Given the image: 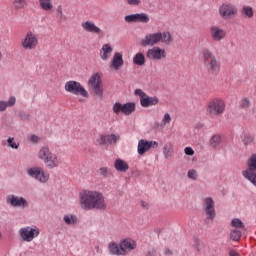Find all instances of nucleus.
<instances>
[{
	"mask_svg": "<svg viewBox=\"0 0 256 256\" xmlns=\"http://www.w3.org/2000/svg\"><path fill=\"white\" fill-rule=\"evenodd\" d=\"M203 207L206 213V219H208V221H213V219H215L217 216V213L215 212V201H213V198H205Z\"/></svg>",
	"mask_w": 256,
	"mask_h": 256,
	"instance_id": "ddd939ff",
	"label": "nucleus"
},
{
	"mask_svg": "<svg viewBox=\"0 0 256 256\" xmlns=\"http://www.w3.org/2000/svg\"><path fill=\"white\" fill-rule=\"evenodd\" d=\"M141 205L144 209H147L149 207V204L145 201H141Z\"/></svg>",
	"mask_w": 256,
	"mask_h": 256,
	"instance_id": "864d4df0",
	"label": "nucleus"
},
{
	"mask_svg": "<svg viewBox=\"0 0 256 256\" xmlns=\"http://www.w3.org/2000/svg\"><path fill=\"white\" fill-rule=\"evenodd\" d=\"M163 40V33H148L145 37L140 41V45L142 47H154V45H159Z\"/></svg>",
	"mask_w": 256,
	"mask_h": 256,
	"instance_id": "6e6552de",
	"label": "nucleus"
},
{
	"mask_svg": "<svg viewBox=\"0 0 256 256\" xmlns=\"http://www.w3.org/2000/svg\"><path fill=\"white\" fill-rule=\"evenodd\" d=\"M122 113L127 116L131 115V113H135V102L122 104Z\"/></svg>",
	"mask_w": 256,
	"mask_h": 256,
	"instance_id": "cd10ccee",
	"label": "nucleus"
},
{
	"mask_svg": "<svg viewBox=\"0 0 256 256\" xmlns=\"http://www.w3.org/2000/svg\"><path fill=\"white\" fill-rule=\"evenodd\" d=\"M249 107H251V100H249V98H243L240 101V108L241 109H249Z\"/></svg>",
	"mask_w": 256,
	"mask_h": 256,
	"instance_id": "a19ab883",
	"label": "nucleus"
},
{
	"mask_svg": "<svg viewBox=\"0 0 256 256\" xmlns=\"http://www.w3.org/2000/svg\"><path fill=\"white\" fill-rule=\"evenodd\" d=\"M52 153L53 152L51 151L49 146H42L37 153V158L45 163L47 161V158H49Z\"/></svg>",
	"mask_w": 256,
	"mask_h": 256,
	"instance_id": "5701e85b",
	"label": "nucleus"
},
{
	"mask_svg": "<svg viewBox=\"0 0 256 256\" xmlns=\"http://www.w3.org/2000/svg\"><path fill=\"white\" fill-rule=\"evenodd\" d=\"M80 207L84 211H91L93 209L105 210L107 204L105 203V196L99 191L84 190L79 194Z\"/></svg>",
	"mask_w": 256,
	"mask_h": 256,
	"instance_id": "f257e3e1",
	"label": "nucleus"
},
{
	"mask_svg": "<svg viewBox=\"0 0 256 256\" xmlns=\"http://www.w3.org/2000/svg\"><path fill=\"white\" fill-rule=\"evenodd\" d=\"M113 113H115V115H119V113H123V104H121L120 102H116L113 105Z\"/></svg>",
	"mask_w": 256,
	"mask_h": 256,
	"instance_id": "ea45409f",
	"label": "nucleus"
},
{
	"mask_svg": "<svg viewBox=\"0 0 256 256\" xmlns=\"http://www.w3.org/2000/svg\"><path fill=\"white\" fill-rule=\"evenodd\" d=\"M67 93H72V95H81V97L89 98V92L85 90V87L75 80H70L65 83L64 86Z\"/></svg>",
	"mask_w": 256,
	"mask_h": 256,
	"instance_id": "39448f33",
	"label": "nucleus"
},
{
	"mask_svg": "<svg viewBox=\"0 0 256 256\" xmlns=\"http://www.w3.org/2000/svg\"><path fill=\"white\" fill-rule=\"evenodd\" d=\"M123 65H125V61L123 60V54L120 52H116L111 61L112 69H114V71H118V69H121Z\"/></svg>",
	"mask_w": 256,
	"mask_h": 256,
	"instance_id": "412c9836",
	"label": "nucleus"
},
{
	"mask_svg": "<svg viewBox=\"0 0 256 256\" xmlns=\"http://www.w3.org/2000/svg\"><path fill=\"white\" fill-rule=\"evenodd\" d=\"M7 143L11 149H19V143H16L13 137L8 138Z\"/></svg>",
	"mask_w": 256,
	"mask_h": 256,
	"instance_id": "79ce46f5",
	"label": "nucleus"
},
{
	"mask_svg": "<svg viewBox=\"0 0 256 256\" xmlns=\"http://www.w3.org/2000/svg\"><path fill=\"white\" fill-rule=\"evenodd\" d=\"M172 41H173V38L171 37V33L169 32L162 33V40L160 41V43H164L165 45H171Z\"/></svg>",
	"mask_w": 256,
	"mask_h": 256,
	"instance_id": "c9c22d12",
	"label": "nucleus"
},
{
	"mask_svg": "<svg viewBox=\"0 0 256 256\" xmlns=\"http://www.w3.org/2000/svg\"><path fill=\"white\" fill-rule=\"evenodd\" d=\"M226 104L223 99L216 97L211 99L206 106V113L210 117H221L225 113Z\"/></svg>",
	"mask_w": 256,
	"mask_h": 256,
	"instance_id": "7ed1b4c3",
	"label": "nucleus"
},
{
	"mask_svg": "<svg viewBox=\"0 0 256 256\" xmlns=\"http://www.w3.org/2000/svg\"><path fill=\"white\" fill-rule=\"evenodd\" d=\"M210 37L213 41H215L216 43H219V41H223V39L227 37V30L219 26H211Z\"/></svg>",
	"mask_w": 256,
	"mask_h": 256,
	"instance_id": "dca6fc26",
	"label": "nucleus"
},
{
	"mask_svg": "<svg viewBox=\"0 0 256 256\" xmlns=\"http://www.w3.org/2000/svg\"><path fill=\"white\" fill-rule=\"evenodd\" d=\"M44 164L46 165L47 169H55L59 167V165H61V159H59V156H57V154L52 153L44 162Z\"/></svg>",
	"mask_w": 256,
	"mask_h": 256,
	"instance_id": "4be33fe9",
	"label": "nucleus"
},
{
	"mask_svg": "<svg viewBox=\"0 0 256 256\" xmlns=\"http://www.w3.org/2000/svg\"><path fill=\"white\" fill-rule=\"evenodd\" d=\"M229 256H240L239 252H237L236 250L232 249L229 252Z\"/></svg>",
	"mask_w": 256,
	"mask_h": 256,
	"instance_id": "603ef678",
	"label": "nucleus"
},
{
	"mask_svg": "<svg viewBox=\"0 0 256 256\" xmlns=\"http://www.w3.org/2000/svg\"><path fill=\"white\" fill-rule=\"evenodd\" d=\"M0 239H1V232H0Z\"/></svg>",
	"mask_w": 256,
	"mask_h": 256,
	"instance_id": "13d9d810",
	"label": "nucleus"
},
{
	"mask_svg": "<svg viewBox=\"0 0 256 256\" xmlns=\"http://www.w3.org/2000/svg\"><path fill=\"white\" fill-rule=\"evenodd\" d=\"M134 95H136L137 97H140L141 107L147 108V107H153V105H159V98H157V96L149 97V95H147V93H145L141 89H136L134 91Z\"/></svg>",
	"mask_w": 256,
	"mask_h": 256,
	"instance_id": "0eeeda50",
	"label": "nucleus"
},
{
	"mask_svg": "<svg viewBox=\"0 0 256 256\" xmlns=\"http://www.w3.org/2000/svg\"><path fill=\"white\" fill-rule=\"evenodd\" d=\"M241 139L244 145H251V143L255 141V137H253V135L245 133L241 136Z\"/></svg>",
	"mask_w": 256,
	"mask_h": 256,
	"instance_id": "e433bc0d",
	"label": "nucleus"
},
{
	"mask_svg": "<svg viewBox=\"0 0 256 256\" xmlns=\"http://www.w3.org/2000/svg\"><path fill=\"white\" fill-rule=\"evenodd\" d=\"M81 27L87 33H92L93 35H101L103 33V30L95 25V22L93 21L88 20L86 22H82Z\"/></svg>",
	"mask_w": 256,
	"mask_h": 256,
	"instance_id": "aec40b11",
	"label": "nucleus"
},
{
	"mask_svg": "<svg viewBox=\"0 0 256 256\" xmlns=\"http://www.w3.org/2000/svg\"><path fill=\"white\" fill-rule=\"evenodd\" d=\"M39 6L43 11H53V1L51 0H39Z\"/></svg>",
	"mask_w": 256,
	"mask_h": 256,
	"instance_id": "2f4dec72",
	"label": "nucleus"
},
{
	"mask_svg": "<svg viewBox=\"0 0 256 256\" xmlns=\"http://www.w3.org/2000/svg\"><path fill=\"white\" fill-rule=\"evenodd\" d=\"M17 103V98L11 96L8 101H0V112L7 111V107H13Z\"/></svg>",
	"mask_w": 256,
	"mask_h": 256,
	"instance_id": "bb28decb",
	"label": "nucleus"
},
{
	"mask_svg": "<svg viewBox=\"0 0 256 256\" xmlns=\"http://www.w3.org/2000/svg\"><path fill=\"white\" fill-rule=\"evenodd\" d=\"M6 203L8 205H11V207H20L21 209L29 207V202L27 201V199L15 196L13 194L7 196Z\"/></svg>",
	"mask_w": 256,
	"mask_h": 256,
	"instance_id": "4468645a",
	"label": "nucleus"
},
{
	"mask_svg": "<svg viewBox=\"0 0 256 256\" xmlns=\"http://www.w3.org/2000/svg\"><path fill=\"white\" fill-rule=\"evenodd\" d=\"M219 143H221V135H219V134L213 135L210 139L211 147H213V149H215V147H217L219 145Z\"/></svg>",
	"mask_w": 256,
	"mask_h": 256,
	"instance_id": "4c0bfd02",
	"label": "nucleus"
},
{
	"mask_svg": "<svg viewBox=\"0 0 256 256\" xmlns=\"http://www.w3.org/2000/svg\"><path fill=\"white\" fill-rule=\"evenodd\" d=\"M108 250L110 255H118V256H123V249L121 248V242L118 244L116 242H111L108 245Z\"/></svg>",
	"mask_w": 256,
	"mask_h": 256,
	"instance_id": "b1692460",
	"label": "nucleus"
},
{
	"mask_svg": "<svg viewBox=\"0 0 256 256\" xmlns=\"http://www.w3.org/2000/svg\"><path fill=\"white\" fill-rule=\"evenodd\" d=\"M126 23H149V15L146 13H137L125 16Z\"/></svg>",
	"mask_w": 256,
	"mask_h": 256,
	"instance_id": "f3484780",
	"label": "nucleus"
},
{
	"mask_svg": "<svg viewBox=\"0 0 256 256\" xmlns=\"http://www.w3.org/2000/svg\"><path fill=\"white\" fill-rule=\"evenodd\" d=\"M3 59V54L0 52V61Z\"/></svg>",
	"mask_w": 256,
	"mask_h": 256,
	"instance_id": "4d7b16f0",
	"label": "nucleus"
},
{
	"mask_svg": "<svg viewBox=\"0 0 256 256\" xmlns=\"http://www.w3.org/2000/svg\"><path fill=\"white\" fill-rule=\"evenodd\" d=\"M165 254H166V255L171 254V250H166V251H165Z\"/></svg>",
	"mask_w": 256,
	"mask_h": 256,
	"instance_id": "5fc2aeb1",
	"label": "nucleus"
},
{
	"mask_svg": "<svg viewBox=\"0 0 256 256\" xmlns=\"http://www.w3.org/2000/svg\"><path fill=\"white\" fill-rule=\"evenodd\" d=\"M163 153H164V157L165 159H171V157H173V144L171 143H167L164 145L163 148Z\"/></svg>",
	"mask_w": 256,
	"mask_h": 256,
	"instance_id": "7c9ffc66",
	"label": "nucleus"
},
{
	"mask_svg": "<svg viewBox=\"0 0 256 256\" xmlns=\"http://www.w3.org/2000/svg\"><path fill=\"white\" fill-rule=\"evenodd\" d=\"M18 233L22 241L31 243L33 239H36L41 234V230L37 226H25L20 228Z\"/></svg>",
	"mask_w": 256,
	"mask_h": 256,
	"instance_id": "20e7f679",
	"label": "nucleus"
},
{
	"mask_svg": "<svg viewBox=\"0 0 256 256\" xmlns=\"http://www.w3.org/2000/svg\"><path fill=\"white\" fill-rule=\"evenodd\" d=\"M19 117H20L21 121H29L30 115L25 112H20Z\"/></svg>",
	"mask_w": 256,
	"mask_h": 256,
	"instance_id": "a18cd8bd",
	"label": "nucleus"
},
{
	"mask_svg": "<svg viewBox=\"0 0 256 256\" xmlns=\"http://www.w3.org/2000/svg\"><path fill=\"white\" fill-rule=\"evenodd\" d=\"M188 177H189V179H193L195 181L198 177L197 170H195V169L189 170L188 171Z\"/></svg>",
	"mask_w": 256,
	"mask_h": 256,
	"instance_id": "c03bdc74",
	"label": "nucleus"
},
{
	"mask_svg": "<svg viewBox=\"0 0 256 256\" xmlns=\"http://www.w3.org/2000/svg\"><path fill=\"white\" fill-rule=\"evenodd\" d=\"M146 57L151 61H161V59H166L167 51H165V49H162L161 47L156 46L148 49Z\"/></svg>",
	"mask_w": 256,
	"mask_h": 256,
	"instance_id": "f8f14e48",
	"label": "nucleus"
},
{
	"mask_svg": "<svg viewBox=\"0 0 256 256\" xmlns=\"http://www.w3.org/2000/svg\"><path fill=\"white\" fill-rule=\"evenodd\" d=\"M12 7L15 11H21V9L27 7V0H14L12 2Z\"/></svg>",
	"mask_w": 256,
	"mask_h": 256,
	"instance_id": "473e14b6",
	"label": "nucleus"
},
{
	"mask_svg": "<svg viewBox=\"0 0 256 256\" xmlns=\"http://www.w3.org/2000/svg\"><path fill=\"white\" fill-rule=\"evenodd\" d=\"M21 45L25 51H33V49H37V46L39 45V38L36 34L29 31L21 41Z\"/></svg>",
	"mask_w": 256,
	"mask_h": 256,
	"instance_id": "1a4fd4ad",
	"label": "nucleus"
},
{
	"mask_svg": "<svg viewBox=\"0 0 256 256\" xmlns=\"http://www.w3.org/2000/svg\"><path fill=\"white\" fill-rule=\"evenodd\" d=\"M152 253V255H155V250H152L151 252H149V254H151Z\"/></svg>",
	"mask_w": 256,
	"mask_h": 256,
	"instance_id": "6e6d98bb",
	"label": "nucleus"
},
{
	"mask_svg": "<svg viewBox=\"0 0 256 256\" xmlns=\"http://www.w3.org/2000/svg\"><path fill=\"white\" fill-rule=\"evenodd\" d=\"M99 171H100V175H102L103 177H108L109 170L107 168L102 167V168L99 169Z\"/></svg>",
	"mask_w": 256,
	"mask_h": 256,
	"instance_id": "49530a36",
	"label": "nucleus"
},
{
	"mask_svg": "<svg viewBox=\"0 0 256 256\" xmlns=\"http://www.w3.org/2000/svg\"><path fill=\"white\" fill-rule=\"evenodd\" d=\"M202 59L208 73L211 75H218L221 71V62L209 48L202 49Z\"/></svg>",
	"mask_w": 256,
	"mask_h": 256,
	"instance_id": "f03ea898",
	"label": "nucleus"
},
{
	"mask_svg": "<svg viewBox=\"0 0 256 256\" xmlns=\"http://www.w3.org/2000/svg\"><path fill=\"white\" fill-rule=\"evenodd\" d=\"M134 65H138V67H143L145 65V55L141 52L136 53L133 57Z\"/></svg>",
	"mask_w": 256,
	"mask_h": 256,
	"instance_id": "c85d7f7f",
	"label": "nucleus"
},
{
	"mask_svg": "<svg viewBox=\"0 0 256 256\" xmlns=\"http://www.w3.org/2000/svg\"><path fill=\"white\" fill-rule=\"evenodd\" d=\"M159 143L157 141H147L141 139L138 142V155H145L150 149H157Z\"/></svg>",
	"mask_w": 256,
	"mask_h": 256,
	"instance_id": "2eb2a0df",
	"label": "nucleus"
},
{
	"mask_svg": "<svg viewBox=\"0 0 256 256\" xmlns=\"http://www.w3.org/2000/svg\"><path fill=\"white\" fill-rule=\"evenodd\" d=\"M242 236L243 232H241V230L239 229H233L232 231H230V239L232 241H240Z\"/></svg>",
	"mask_w": 256,
	"mask_h": 256,
	"instance_id": "72a5a7b5",
	"label": "nucleus"
},
{
	"mask_svg": "<svg viewBox=\"0 0 256 256\" xmlns=\"http://www.w3.org/2000/svg\"><path fill=\"white\" fill-rule=\"evenodd\" d=\"M57 13H58L59 17H63V7L62 6L57 7Z\"/></svg>",
	"mask_w": 256,
	"mask_h": 256,
	"instance_id": "3c124183",
	"label": "nucleus"
},
{
	"mask_svg": "<svg viewBox=\"0 0 256 256\" xmlns=\"http://www.w3.org/2000/svg\"><path fill=\"white\" fill-rule=\"evenodd\" d=\"M171 123V115L169 113H165L162 119L161 127H165V125H169Z\"/></svg>",
	"mask_w": 256,
	"mask_h": 256,
	"instance_id": "37998d69",
	"label": "nucleus"
},
{
	"mask_svg": "<svg viewBox=\"0 0 256 256\" xmlns=\"http://www.w3.org/2000/svg\"><path fill=\"white\" fill-rule=\"evenodd\" d=\"M63 221L67 225H77L79 223V219L77 218V216H75L73 214L64 215Z\"/></svg>",
	"mask_w": 256,
	"mask_h": 256,
	"instance_id": "c756f323",
	"label": "nucleus"
},
{
	"mask_svg": "<svg viewBox=\"0 0 256 256\" xmlns=\"http://www.w3.org/2000/svg\"><path fill=\"white\" fill-rule=\"evenodd\" d=\"M242 15H245V17L251 19L253 17V8H251V6H244L242 8Z\"/></svg>",
	"mask_w": 256,
	"mask_h": 256,
	"instance_id": "58836bf2",
	"label": "nucleus"
},
{
	"mask_svg": "<svg viewBox=\"0 0 256 256\" xmlns=\"http://www.w3.org/2000/svg\"><path fill=\"white\" fill-rule=\"evenodd\" d=\"M111 53H113V47L109 44H104L100 50V58L102 61H108L109 57H111Z\"/></svg>",
	"mask_w": 256,
	"mask_h": 256,
	"instance_id": "393cba45",
	"label": "nucleus"
},
{
	"mask_svg": "<svg viewBox=\"0 0 256 256\" xmlns=\"http://www.w3.org/2000/svg\"><path fill=\"white\" fill-rule=\"evenodd\" d=\"M88 85L92 89L94 95L100 99H103V80L101 79V75H99V73H95L90 77Z\"/></svg>",
	"mask_w": 256,
	"mask_h": 256,
	"instance_id": "423d86ee",
	"label": "nucleus"
},
{
	"mask_svg": "<svg viewBox=\"0 0 256 256\" xmlns=\"http://www.w3.org/2000/svg\"><path fill=\"white\" fill-rule=\"evenodd\" d=\"M128 5H141V0H126Z\"/></svg>",
	"mask_w": 256,
	"mask_h": 256,
	"instance_id": "09e8293b",
	"label": "nucleus"
},
{
	"mask_svg": "<svg viewBox=\"0 0 256 256\" xmlns=\"http://www.w3.org/2000/svg\"><path fill=\"white\" fill-rule=\"evenodd\" d=\"M28 175L40 183H47L49 181V173H46L41 167L30 168Z\"/></svg>",
	"mask_w": 256,
	"mask_h": 256,
	"instance_id": "9b49d317",
	"label": "nucleus"
},
{
	"mask_svg": "<svg viewBox=\"0 0 256 256\" xmlns=\"http://www.w3.org/2000/svg\"><path fill=\"white\" fill-rule=\"evenodd\" d=\"M184 153H185V155H195V151L193 150V148H191V147H186L185 149H184Z\"/></svg>",
	"mask_w": 256,
	"mask_h": 256,
	"instance_id": "de8ad7c7",
	"label": "nucleus"
},
{
	"mask_svg": "<svg viewBox=\"0 0 256 256\" xmlns=\"http://www.w3.org/2000/svg\"><path fill=\"white\" fill-rule=\"evenodd\" d=\"M120 139L121 136L116 134H102L98 139V143L99 145H115Z\"/></svg>",
	"mask_w": 256,
	"mask_h": 256,
	"instance_id": "a211bd4d",
	"label": "nucleus"
},
{
	"mask_svg": "<svg viewBox=\"0 0 256 256\" xmlns=\"http://www.w3.org/2000/svg\"><path fill=\"white\" fill-rule=\"evenodd\" d=\"M231 227H234V229H245V224L243 223V221H241V219L239 218H234L231 220Z\"/></svg>",
	"mask_w": 256,
	"mask_h": 256,
	"instance_id": "f704fd0d",
	"label": "nucleus"
},
{
	"mask_svg": "<svg viewBox=\"0 0 256 256\" xmlns=\"http://www.w3.org/2000/svg\"><path fill=\"white\" fill-rule=\"evenodd\" d=\"M120 247L123 249V255H127L129 251L137 249V242L131 238H125L120 241Z\"/></svg>",
	"mask_w": 256,
	"mask_h": 256,
	"instance_id": "6ab92c4d",
	"label": "nucleus"
},
{
	"mask_svg": "<svg viewBox=\"0 0 256 256\" xmlns=\"http://www.w3.org/2000/svg\"><path fill=\"white\" fill-rule=\"evenodd\" d=\"M114 167L117 171H120L121 173H127V171H129V164L121 159H116Z\"/></svg>",
	"mask_w": 256,
	"mask_h": 256,
	"instance_id": "a878e982",
	"label": "nucleus"
},
{
	"mask_svg": "<svg viewBox=\"0 0 256 256\" xmlns=\"http://www.w3.org/2000/svg\"><path fill=\"white\" fill-rule=\"evenodd\" d=\"M39 136L37 135H31L30 140L32 141V143H39Z\"/></svg>",
	"mask_w": 256,
	"mask_h": 256,
	"instance_id": "8fccbe9b",
	"label": "nucleus"
},
{
	"mask_svg": "<svg viewBox=\"0 0 256 256\" xmlns=\"http://www.w3.org/2000/svg\"><path fill=\"white\" fill-rule=\"evenodd\" d=\"M238 13L237 7L229 2L219 7V15L222 19H233Z\"/></svg>",
	"mask_w": 256,
	"mask_h": 256,
	"instance_id": "9d476101",
	"label": "nucleus"
}]
</instances>
